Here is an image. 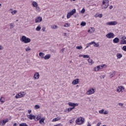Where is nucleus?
<instances>
[{
	"instance_id": "nucleus-33",
	"label": "nucleus",
	"mask_w": 126,
	"mask_h": 126,
	"mask_svg": "<svg viewBox=\"0 0 126 126\" xmlns=\"http://www.w3.org/2000/svg\"><path fill=\"white\" fill-rule=\"evenodd\" d=\"M44 121H45V118H41L39 120V124H43V123H44Z\"/></svg>"
},
{
	"instance_id": "nucleus-47",
	"label": "nucleus",
	"mask_w": 126,
	"mask_h": 126,
	"mask_svg": "<svg viewBox=\"0 0 126 126\" xmlns=\"http://www.w3.org/2000/svg\"><path fill=\"white\" fill-rule=\"evenodd\" d=\"M84 12H85V8H83L82 9V10L81 11V13H84Z\"/></svg>"
},
{
	"instance_id": "nucleus-53",
	"label": "nucleus",
	"mask_w": 126,
	"mask_h": 126,
	"mask_svg": "<svg viewBox=\"0 0 126 126\" xmlns=\"http://www.w3.org/2000/svg\"><path fill=\"white\" fill-rule=\"evenodd\" d=\"M102 16H103V15L102 14H99L98 15V17H99L100 18H102Z\"/></svg>"
},
{
	"instance_id": "nucleus-18",
	"label": "nucleus",
	"mask_w": 126,
	"mask_h": 126,
	"mask_svg": "<svg viewBox=\"0 0 126 126\" xmlns=\"http://www.w3.org/2000/svg\"><path fill=\"white\" fill-rule=\"evenodd\" d=\"M51 58V54H47L44 57V60H49Z\"/></svg>"
},
{
	"instance_id": "nucleus-4",
	"label": "nucleus",
	"mask_w": 126,
	"mask_h": 126,
	"mask_svg": "<svg viewBox=\"0 0 126 126\" xmlns=\"http://www.w3.org/2000/svg\"><path fill=\"white\" fill-rule=\"evenodd\" d=\"M106 37L108 39H113V38H115V34L113 32H109L106 35Z\"/></svg>"
},
{
	"instance_id": "nucleus-45",
	"label": "nucleus",
	"mask_w": 126,
	"mask_h": 126,
	"mask_svg": "<svg viewBox=\"0 0 126 126\" xmlns=\"http://www.w3.org/2000/svg\"><path fill=\"white\" fill-rule=\"evenodd\" d=\"M100 78L102 79V78L104 79V78H105V77H106V75H101L100 76Z\"/></svg>"
},
{
	"instance_id": "nucleus-10",
	"label": "nucleus",
	"mask_w": 126,
	"mask_h": 126,
	"mask_svg": "<svg viewBox=\"0 0 126 126\" xmlns=\"http://www.w3.org/2000/svg\"><path fill=\"white\" fill-rule=\"evenodd\" d=\"M78 83H79V79H76L72 82V84L73 85H76V84H78Z\"/></svg>"
},
{
	"instance_id": "nucleus-15",
	"label": "nucleus",
	"mask_w": 126,
	"mask_h": 126,
	"mask_svg": "<svg viewBox=\"0 0 126 126\" xmlns=\"http://www.w3.org/2000/svg\"><path fill=\"white\" fill-rule=\"evenodd\" d=\"M33 77H34V79H39V77H40V74H39L38 72H36L34 74Z\"/></svg>"
},
{
	"instance_id": "nucleus-56",
	"label": "nucleus",
	"mask_w": 126,
	"mask_h": 126,
	"mask_svg": "<svg viewBox=\"0 0 126 126\" xmlns=\"http://www.w3.org/2000/svg\"><path fill=\"white\" fill-rule=\"evenodd\" d=\"M90 43H88L87 46H86V48H89V45H92V44H90Z\"/></svg>"
},
{
	"instance_id": "nucleus-26",
	"label": "nucleus",
	"mask_w": 126,
	"mask_h": 126,
	"mask_svg": "<svg viewBox=\"0 0 126 126\" xmlns=\"http://www.w3.org/2000/svg\"><path fill=\"white\" fill-rule=\"evenodd\" d=\"M60 120H61V118L57 117V118L53 119L52 120V122H57L58 121H60Z\"/></svg>"
},
{
	"instance_id": "nucleus-43",
	"label": "nucleus",
	"mask_w": 126,
	"mask_h": 126,
	"mask_svg": "<svg viewBox=\"0 0 126 126\" xmlns=\"http://www.w3.org/2000/svg\"><path fill=\"white\" fill-rule=\"evenodd\" d=\"M122 50H123V51H125V52H126V46H124L122 47Z\"/></svg>"
},
{
	"instance_id": "nucleus-40",
	"label": "nucleus",
	"mask_w": 126,
	"mask_h": 126,
	"mask_svg": "<svg viewBox=\"0 0 126 126\" xmlns=\"http://www.w3.org/2000/svg\"><path fill=\"white\" fill-rule=\"evenodd\" d=\"M70 25H69V24L68 23H65L64 25V27H69V26H70Z\"/></svg>"
},
{
	"instance_id": "nucleus-46",
	"label": "nucleus",
	"mask_w": 126,
	"mask_h": 126,
	"mask_svg": "<svg viewBox=\"0 0 126 126\" xmlns=\"http://www.w3.org/2000/svg\"><path fill=\"white\" fill-rule=\"evenodd\" d=\"M115 73H116V72L114 71L113 73L110 75V77H114V74H115Z\"/></svg>"
},
{
	"instance_id": "nucleus-39",
	"label": "nucleus",
	"mask_w": 126,
	"mask_h": 126,
	"mask_svg": "<svg viewBox=\"0 0 126 126\" xmlns=\"http://www.w3.org/2000/svg\"><path fill=\"white\" fill-rule=\"evenodd\" d=\"M74 109V107H71L67 109L68 112H70V111H72V110H73Z\"/></svg>"
},
{
	"instance_id": "nucleus-50",
	"label": "nucleus",
	"mask_w": 126,
	"mask_h": 126,
	"mask_svg": "<svg viewBox=\"0 0 126 126\" xmlns=\"http://www.w3.org/2000/svg\"><path fill=\"white\" fill-rule=\"evenodd\" d=\"M104 66H107V65H106V64H102V65H100V67L101 68H103V67H104Z\"/></svg>"
},
{
	"instance_id": "nucleus-64",
	"label": "nucleus",
	"mask_w": 126,
	"mask_h": 126,
	"mask_svg": "<svg viewBox=\"0 0 126 126\" xmlns=\"http://www.w3.org/2000/svg\"><path fill=\"white\" fill-rule=\"evenodd\" d=\"M64 36H66V33H64Z\"/></svg>"
},
{
	"instance_id": "nucleus-55",
	"label": "nucleus",
	"mask_w": 126,
	"mask_h": 126,
	"mask_svg": "<svg viewBox=\"0 0 126 126\" xmlns=\"http://www.w3.org/2000/svg\"><path fill=\"white\" fill-rule=\"evenodd\" d=\"M100 125H101V122H99L97 124L96 126H100Z\"/></svg>"
},
{
	"instance_id": "nucleus-29",
	"label": "nucleus",
	"mask_w": 126,
	"mask_h": 126,
	"mask_svg": "<svg viewBox=\"0 0 126 126\" xmlns=\"http://www.w3.org/2000/svg\"><path fill=\"white\" fill-rule=\"evenodd\" d=\"M100 68H101L100 66H96V67L94 68V71H98V70H99Z\"/></svg>"
},
{
	"instance_id": "nucleus-31",
	"label": "nucleus",
	"mask_w": 126,
	"mask_h": 126,
	"mask_svg": "<svg viewBox=\"0 0 126 126\" xmlns=\"http://www.w3.org/2000/svg\"><path fill=\"white\" fill-rule=\"evenodd\" d=\"M35 9L36 11H37V12H40V11H41V9L39 7H38V6L35 7Z\"/></svg>"
},
{
	"instance_id": "nucleus-7",
	"label": "nucleus",
	"mask_w": 126,
	"mask_h": 126,
	"mask_svg": "<svg viewBox=\"0 0 126 126\" xmlns=\"http://www.w3.org/2000/svg\"><path fill=\"white\" fill-rule=\"evenodd\" d=\"M117 24H118V22L116 21H111V22H107L106 23V25H109V26L117 25Z\"/></svg>"
},
{
	"instance_id": "nucleus-62",
	"label": "nucleus",
	"mask_w": 126,
	"mask_h": 126,
	"mask_svg": "<svg viewBox=\"0 0 126 126\" xmlns=\"http://www.w3.org/2000/svg\"><path fill=\"white\" fill-rule=\"evenodd\" d=\"M2 50V46H0V50Z\"/></svg>"
},
{
	"instance_id": "nucleus-13",
	"label": "nucleus",
	"mask_w": 126,
	"mask_h": 126,
	"mask_svg": "<svg viewBox=\"0 0 126 126\" xmlns=\"http://www.w3.org/2000/svg\"><path fill=\"white\" fill-rule=\"evenodd\" d=\"M94 47H96V48H98L99 47V43H95V41H92L91 42H90V45H93Z\"/></svg>"
},
{
	"instance_id": "nucleus-35",
	"label": "nucleus",
	"mask_w": 126,
	"mask_h": 126,
	"mask_svg": "<svg viewBox=\"0 0 126 126\" xmlns=\"http://www.w3.org/2000/svg\"><path fill=\"white\" fill-rule=\"evenodd\" d=\"M81 26H85L86 25V22H82L80 24Z\"/></svg>"
},
{
	"instance_id": "nucleus-60",
	"label": "nucleus",
	"mask_w": 126,
	"mask_h": 126,
	"mask_svg": "<svg viewBox=\"0 0 126 126\" xmlns=\"http://www.w3.org/2000/svg\"><path fill=\"white\" fill-rule=\"evenodd\" d=\"M17 126V124L16 123L14 124L13 125V126Z\"/></svg>"
},
{
	"instance_id": "nucleus-9",
	"label": "nucleus",
	"mask_w": 126,
	"mask_h": 126,
	"mask_svg": "<svg viewBox=\"0 0 126 126\" xmlns=\"http://www.w3.org/2000/svg\"><path fill=\"white\" fill-rule=\"evenodd\" d=\"M27 117L30 120H35L36 119V116L32 115V114L29 115Z\"/></svg>"
},
{
	"instance_id": "nucleus-2",
	"label": "nucleus",
	"mask_w": 126,
	"mask_h": 126,
	"mask_svg": "<svg viewBox=\"0 0 126 126\" xmlns=\"http://www.w3.org/2000/svg\"><path fill=\"white\" fill-rule=\"evenodd\" d=\"M109 6V0H103L102 1V9H105Z\"/></svg>"
},
{
	"instance_id": "nucleus-22",
	"label": "nucleus",
	"mask_w": 126,
	"mask_h": 126,
	"mask_svg": "<svg viewBox=\"0 0 126 126\" xmlns=\"http://www.w3.org/2000/svg\"><path fill=\"white\" fill-rule=\"evenodd\" d=\"M75 12H76V9H73V10H72L71 12H70L69 13L71 14L72 15H73L74 13H75Z\"/></svg>"
},
{
	"instance_id": "nucleus-5",
	"label": "nucleus",
	"mask_w": 126,
	"mask_h": 126,
	"mask_svg": "<svg viewBox=\"0 0 126 126\" xmlns=\"http://www.w3.org/2000/svg\"><path fill=\"white\" fill-rule=\"evenodd\" d=\"M8 121H9L8 119H7V118L4 119L2 121H0V126H5V125L6 123H8Z\"/></svg>"
},
{
	"instance_id": "nucleus-12",
	"label": "nucleus",
	"mask_w": 126,
	"mask_h": 126,
	"mask_svg": "<svg viewBox=\"0 0 126 126\" xmlns=\"http://www.w3.org/2000/svg\"><path fill=\"white\" fill-rule=\"evenodd\" d=\"M123 89H125V88L124 87H123L122 86L118 87V89L117 90V92H118L119 93H120V92H122V90H123Z\"/></svg>"
},
{
	"instance_id": "nucleus-24",
	"label": "nucleus",
	"mask_w": 126,
	"mask_h": 126,
	"mask_svg": "<svg viewBox=\"0 0 126 126\" xmlns=\"http://www.w3.org/2000/svg\"><path fill=\"white\" fill-rule=\"evenodd\" d=\"M52 29H58V26L54 25L51 26Z\"/></svg>"
},
{
	"instance_id": "nucleus-57",
	"label": "nucleus",
	"mask_w": 126,
	"mask_h": 126,
	"mask_svg": "<svg viewBox=\"0 0 126 126\" xmlns=\"http://www.w3.org/2000/svg\"><path fill=\"white\" fill-rule=\"evenodd\" d=\"M64 50H65V48H63V49L61 50V52H62V53H63V52H64Z\"/></svg>"
},
{
	"instance_id": "nucleus-63",
	"label": "nucleus",
	"mask_w": 126,
	"mask_h": 126,
	"mask_svg": "<svg viewBox=\"0 0 126 126\" xmlns=\"http://www.w3.org/2000/svg\"><path fill=\"white\" fill-rule=\"evenodd\" d=\"M70 124H72V122H71V121H72V120H70Z\"/></svg>"
},
{
	"instance_id": "nucleus-52",
	"label": "nucleus",
	"mask_w": 126,
	"mask_h": 126,
	"mask_svg": "<svg viewBox=\"0 0 126 126\" xmlns=\"http://www.w3.org/2000/svg\"><path fill=\"white\" fill-rule=\"evenodd\" d=\"M121 39H122V40H126V37L125 36H123Z\"/></svg>"
},
{
	"instance_id": "nucleus-44",
	"label": "nucleus",
	"mask_w": 126,
	"mask_h": 126,
	"mask_svg": "<svg viewBox=\"0 0 126 126\" xmlns=\"http://www.w3.org/2000/svg\"><path fill=\"white\" fill-rule=\"evenodd\" d=\"M99 114H104V109L99 111Z\"/></svg>"
},
{
	"instance_id": "nucleus-37",
	"label": "nucleus",
	"mask_w": 126,
	"mask_h": 126,
	"mask_svg": "<svg viewBox=\"0 0 126 126\" xmlns=\"http://www.w3.org/2000/svg\"><path fill=\"white\" fill-rule=\"evenodd\" d=\"M12 14L13 15L14 14H16L17 13V11L16 10H13V11L11 12Z\"/></svg>"
},
{
	"instance_id": "nucleus-8",
	"label": "nucleus",
	"mask_w": 126,
	"mask_h": 126,
	"mask_svg": "<svg viewBox=\"0 0 126 126\" xmlns=\"http://www.w3.org/2000/svg\"><path fill=\"white\" fill-rule=\"evenodd\" d=\"M95 93V91H94V89L92 88V89L89 90L87 91V94L88 95H91V94H94Z\"/></svg>"
},
{
	"instance_id": "nucleus-34",
	"label": "nucleus",
	"mask_w": 126,
	"mask_h": 126,
	"mask_svg": "<svg viewBox=\"0 0 126 126\" xmlns=\"http://www.w3.org/2000/svg\"><path fill=\"white\" fill-rule=\"evenodd\" d=\"M19 126H28L27 124L25 123H21L20 124Z\"/></svg>"
},
{
	"instance_id": "nucleus-25",
	"label": "nucleus",
	"mask_w": 126,
	"mask_h": 126,
	"mask_svg": "<svg viewBox=\"0 0 126 126\" xmlns=\"http://www.w3.org/2000/svg\"><path fill=\"white\" fill-rule=\"evenodd\" d=\"M88 62L89 63H91V64L94 63V62H93V60H92V59H91L90 58L88 60Z\"/></svg>"
},
{
	"instance_id": "nucleus-19",
	"label": "nucleus",
	"mask_w": 126,
	"mask_h": 126,
	"mask_svg": "<svg viewBox=\"0 0 126 126\" xmlns=\"http://www.w3.org/2000/svg\"><path fill=\"white\" fill-rule=\"evenodd\" d=\"M39 56L41 57V59H44V58H45V57H44V56H45V54L43 52H40L39 53Z\"/></svg>"
},
{
	"instance_id": "nucleus-1",
	"label": "nucleus",
	"mask_w": 126,
	"mask_h": 126,
	"mask_svg": "<svg viewBox=\"0 0 126 126\" xmlns=\"http://www.w3.org/2000/svg\"><path fill=\"white\" fill-rule=\"evenodd\" d=\"M20 41L23 42V43H25V44H27L31 42V39L30 38L27 37L26 36L23 35L20 39Z\"/></svg>"
},
{
	"instance_id": "nucleus-48",
	"label": "nucleus",
	"mask_w": 126,
	"mask_h": 126,
	"mask_svg": "<svg viewBox=\"0 0 126 126\" xmlns=\"http://www.w3.org/2000/svg\"><path fill=\"white\" fill-rule=\"evenodd\" d=\"M10 29H12V28H13V24L11 23V24H10Z\"/></svg>"
},
{
	"instance_id": "nucleus-36",
	"label": "nucleus",
	"mask_w": 126,
	"mask_h": 126,
	"mask_svg": "<svg viewBox=\"0 0 126 126\" xmlns=\"http://www.w3.org/2000/svg\"><path fill=\"white\" fill-rule=\"evenodd\" d=\"M40 30H41V26H38L36 27V31H40Z\"/></svg>"
},
{
	"instance_id": "nucleus-16",
	"label": "nucleus",
	"mask_w": 126,
	"mask_h": 126,
	"mask_svg": "<svg viewBox=\"0 0 126 126\" xmlns=\"http://www.w3.org/2000/svg\"><path fill=\"white\" fill-rule=\"evenodd\" d=\"M15 97L16 99H18V98H21L22 97H23V94H22L21 93H19V94H16Z\"/></svg>"
},
{
	"instance_id": "nucleus-49",
	"label": "nucleus",
	"mask_w": 126,
	"mask_h": 126,
	"mask_svg": "<svg viewBox=\"0 0 126 126\" xmlns=\"http://www.w3.org/2000/svg\"><path fill=\"white\" fill-rule=\"evenodd\" d=\"M103 114L104 115H108V114H109V112L107 111H105L104 112H103Z\"/></svg>"
},
{
	"instance_id": "nucleus-59",
	"label": "nucleus",
	"mask_w": 126,
	"mask_h": 126,
	"mask_svg": "<svg viewBox=\"0 0 126 126\" xmlns=\"http://www.w3.org/2000/svg\"><path fill=\"white\" fill-rule=\"evenodd\" d=\"M112 8H113V5H111V6L109 7V9H112Z\"/></svg>"
},
{
	"instance_id": "nucleus-58",
	"label": "nucleus",
	"mask_w": 126,
	"mask_h": 126,
	"mask_svg": "<svg viewBox=\"0 0 126 126\" xmlns=\"http://www.w3.org/2000/svg\"><path fill=\"white\" fill-rule=\"evenodd\" d=\"M31 112H32V110H28V113H29V114H31Z\"/></svg>"
},
{
	"instance_id": "nucleus-30",
	"label": "nucleus",
	"mask_w": 126,
	"mask_h": 126,
	"mask_svg": "<svg viewBox=\"0 0 126 126\" xmlns=\"http://www.w3.org/2000/svg\"><path fill=\"white\" fill-rule=\"evenodd\" d=\"M82 57L84 59H90V57L89 55H82Z\"/></svg>"
},
{
	"instance_id": "nucleus-61",
	"label": "nucleus",
	"mask_w": 126,
	"mask_h": 126,
	"mask_svg": "<svg viewBox=\"0 0 126 126\" xmlns=\"http://www.w3.org/2000/svg\"><path fill=\"white\" fill-rule=\"evenodd\" d=\"M88 126H91V124H90L89 122H88Z\"/></svg>"
},
{
	"instance_id": "nucleus-21",
	"label": "nucleus",
	"mask_w": 126,
	"mask_h": 126,
	"mask_svg": "<svg viewBox=\"0 0 126 126\" xmlns=\"http://www.w3.org/2000/svg\"><path fill=\"white\" fill-rule=\"evenodd\" d=\"M41 119V115L39 114L36 116V118L35 117V121H39Z\"/></svg>"
},
{
	"instance_id": "nucleus-38",
	"label": "nucleus",
	"mask_w": 126,
	"mask_h": 126,
	"mask_svg": "<svg viewBox=\"0 0 126 126\" xmlns=\"http://www.w3.org/2000/svg\"><path fill=\"white\" fill-rule=\"evenodd\" d=\"M34 108H35L36 110H37L38 109H40V105H35Z\"/></svg>"
},
{
	"instance_id": "nucleus-28",
	"label": "nucleus",
	"mask_w": 126,
	"mask_h": 126,
	"mask_svg": "<svg viewBox=\"0 0 126 126\" xmlns=\"http://www.w3.org/2000/svg\"><path fill=\"white\" fill-rule=\"evenodd\" d=\"M0 102H1V103H4V97L1 96L0 98Z\"/></svg>"
},
{
	"instance_id": "nucleus-54",
	"label": "nucleus",
	"mask_w": 126,
	"mask_h": 126,
	"mask_svg": "<svg viewBox=\"0 0 126 126\" xmlns=\"http://www.w3.org/2000/svg\"><path fill=\"white\" fill-rule=\"evenodd\" d=\"M118 105H119V106H121V107L123 106H124V104H123V103H118Z\"/></svg>"
},
{
	"instance_id": "nucleus-11",
	"label": "nucleus",
	"mask_w": 126,
	"mask_h": 126,
	"mask_svg": "<svg viewBox=\"0 0 126 126\" xmlns=\"http://www.w3.org/2000/svg\"><path fill=\"white\" fill-rule=\"evenodd\" d=\"M42 19L41 17H38L35 19V23H38V22H42Z\"/></svg>"
},
{
	"instance_id": "nucleus-41",
	"label": "nucleus",
	"mask_w": 126,
	"mask_h": 126,
	"mask_svg": "<svg viewBox=\"0 0 126 126\" xmlns=\"http://www.w3.org/2000/svg\"><path fill=\"white\" fill-rule=\"evenodd\" d=\"M76 48L77 50H81V49H82V46H77V47H76Z\"/></svg>"
},
{
	"instance_id": "nucleus-17",
	"label": "nucleus",
	"mask_w": 126,
	"mask_h": 126,
	"mask_svg": "<svg viewBox=\"0 0 126 126\" xmlns=\"http://www.w3.org/2000/svg\"><path fill=\"white\" fill-rule=\"evenodd\" d=\"M94 31H95V28L91 27L90 29L88 31V32L90 33H93Z\"/></svg>"
},
{
	"instance_id": "nucleus-23",
	"label": "nucleus",
	"mask_w": 126,
	"mask_h": 126,
	"mask_svg": "<svg viewBox=\"0 0 126 126\" xmlns=\"http://www.w3.org/2000/svg\"><path fill=\"white\" fill-rule=\"evenodd\" d=\"M117 57L118 59H121L123 57V55H122L121 53H118L117 54Z\"/></svg>"
},
{
	"instance_id": "nucleus-14",
	"label": "nucleus",
	"mask_w": 126,
	"mask_h": 126,
	"mask_svg": "<svg viewBox=\"0 0 126 126\" xmlns=\"http://www.w3.org/2000/svg\"><path fill=\"white\" fill-rule=\"evenodd\" d=\"M113 43L114 44H118L119 42H120V39L118 37H115L113 40Z\"/></svg>"
},
{
	"instance_id": "nucleus-27",
	"label": "nucleus",
	"mask_w": 126,
	"mask_h": 126,
	"mask_svg": "<svg viewBox=\"0 0 126 126\" xmlns=\"http://www.w3.org/2000/svg\"><path fill=\"white\" fill-rule=\"evenodd\" d=\"M120 44H121V45H124L125 44H126V40H121V41L120 42Z\"/></svg>"
},
{
	"instance_id": "nucleus-42",
	"label": "nucleus",
	"mask_w": 126,
	"mask_h": 126,
	"mask_svg": "<svg viewBox=\"0 0 126 126\" xmlns=\"http://www.w3.org/2000/svg\"><path fill=\"white\" fill-rule=\"evenodd\" d=\"M29 51H31V48L30 47H28L26 49V52H29Z\"/></svg>"
},
{
	"instance_id": "nucleus-51",
	"label": "nucleus",
	"mask_w": 126,
	"mask_h": 126,
	"mask_svg": "<svg viewBox=\"0 0 126 126\" xmlns=\"http://www.w3.org/2000/svg\"><path fill=\"white\" fill-rule=\"evenodd\" d=\"M42 30L43 32H45V30H46V27H43Z\"/></svg>"
},
{
	"instance_id": "nucleus-3",
	"label": "nucleus",
	"mask_w": 126,
	"mask_h": 126,
	"mask_svg": "<svg viewBox=\"0 0 126 126\" xmlns=\"http://www.w3.org/2000/svg\"><path fill=\"white\" fill-rule=\"evenodd\" d=\"M84 121H85V119L84 118L80 117L77 118L75 122L78 125H82V124L84 123Z\"/></svg>"
},
{
	"instance_id": "nucleus-20",
	"label": "nucleus",
	"mask_w": 126,
	"mask_h": 126,
	"mask_svg": "<svg viewBox=\"0 0 126 126\" xmlns=\"http://www.w3.org/2000/svg\"><path fill=\"white\" fill-rule=\"evenodd\" d=\"M32 4L34 7H37L38 6V3L35 1L32 2Z\"/></svg>"
},
{
	"instance_id": "nucleus-6",
	"label": "nucleus",
	"mask_w": 126,
	"mask_h": 126,
	"mask_svg": "<svg viewBox=\"0 0 126 126\" xmlns=\"http://www.w3.org/2000/svg\"><path fill=\"white\" fill-rule=\"evenodd\" d=\"M68 104L70 106V107H72V108H75V107H76L77 106H78V103H74L69 102L68 103Z\"/></svg>"
},
{
	"instance_id": "nucleus-32",
	"label": "nucleus",
	"mask_w": 126,
	"mask_h": 126,
	"mask_svg": "<svg viewBox=\"0 0 126 126\" xmlns=\"http://www.w3.org/2000/svg\"><path fill=\"white\" fill-rule=\"evenodd\" d=\"M72 14L71 13H70L69 12H68L67 14V18L68 19V18H70V17H71L72 16Z\"/></svg>"
}]
</instances>
